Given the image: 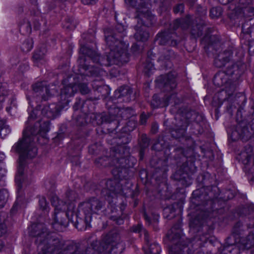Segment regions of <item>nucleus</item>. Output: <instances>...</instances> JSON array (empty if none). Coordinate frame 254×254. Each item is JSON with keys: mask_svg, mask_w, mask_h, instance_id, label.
<instances>
[{"mask_svg": "<svg viewBox=\"0 0 254 254\" xmlns=\"http://www.w3.org/2000/svg\"><path fill=\"white\" fill-rule=\"evenodd\" d=\"M30 235L37 237L36 243L41 249L38 254H120L123 245L120 242V237L116 232H110L101 242H93L85 251L75 250L73 246H65L64 240L56 234L47 232L44 224H33Z\"/></svg>", "mask_w": 254, "mask_h": 254, "instance_id": "1", "label": "nucleus"}, {"mask_svg": "<svg viewBox=\"0 0 254 254\" xmlns=\"http://www.w3.org/2000/svg\"><path fill=\"white\" fill-rule=\"evenodd\" d=\"M127 32L124 26L118 25L112 31L107 29L105 32V40L110 52L105 57H100L96 52L86 45L81 46L80 52L87 55L94 63L102 66L112 64L119 65L128 61V55L127 53V44L122 41Z\"/></svg>", "mask_w": 254, "mask_h": 254, "instance_id": "2", "label": "nucleus"}, {"mask_svg": "<svg viewBox=\"0 0 254 254\" xmlns=\"http://www.w3.org/2000/svg\"><path fill=\"white\" fill-rule=\"evenodd\" d=\"M50 130V121L48 119L37 122L32 127H27L23 131V137L12 147L11 151L19 154L17 173L15 176V183L17 186L18 192L21 188L22 175L26 165V159L35 157L37 149L33 142V136L39 132H46Z\"/></svg>", "mask_w": 254, "mask_h": 254, "instance_id": "3", "label": "nucleus"}, {"mask_svg": "<svg viewBox=\"0 0 254 254\" xmlns=\"http://www.w3.org/2000/svg\"><path fill=\"white\" fill-rule=\"evenodd\" d=\"M105 210V202L96 197H91L78 204L75 213L76 227L82 231L90 227L93 214L99 215Z\"/></svg>", "mask_w": 254, "mask_h": 254, "instance_id": "4", "label": "nucleus"}, {"mask_svg": "<svg viewBox=\"0 0 254 254\" xmlns=\"http://www.w3.org/2000/svg\"><path fill=\"white\" fill-rule=\"evenodd\" d=\"M52 190V194L50 196L51 201L52 205L55 207V210L51 225L56 231H63L68 226V221L65 217L69 221L75 223L76 224V212L74 211V205L71 204L67 208L64 204L62 203L61 205L58 197L53 192L54 187H53Z\"/></svg>", "mask_w": 254, "mask_h": 254, "instance_id": "5", "label": "nucleus"}, {"mask_svg": "<svg viewBox=\"0 0 254 254\" xmlns=\"http://www.w3.org/2000/svg\"><path fill=\"white\" fill-rule=\"evenodd\" d=\"M156 81L163 91L170 93L166 95L163 100H161L158 95H154L151 102L153 108H162L167 106L170 103L177 105L180 103V99L177 98L176 92L174 91L177 84L175 77L173 74L161 75Z\"/></svg>", "mask_w": 254, "mask_h": 254, "instance_id": "6", "label": "nucleus"}, {"mask_svg": "<svg viewBox=\"0 0 254 254\" xmlns=\"http://www.w3.org/2000/svg\"><path fill=\"white\" fill-rule=\"evenodd\" d=\"M113 141L117 145L111 148V154L118 159L117 166L122 165L124 167H133L136 160L130 155V148L127 145L130 141L129 135L126 132L119 138H114Z\"/></svg>", "mask_w": 254, "mask_h": 254, "instance_id": "7", "label": "nucleus"}, {"mask_svg": "<svg viewBox=\"0 0 254 254\" xmlns=\"http://www.w3.org/2000/svg\"><path fill=\"white\" fill-rule=\"evenodd\" d=\"M74 87L71 86H64L61 91L59 96V100L58 104L52 103L45 106L42 109L41 114L48 119H54L61 110L67 109L69 103L71 101L70 98L74 94Z\"/></svg>", "mask_w": 254, "mask_h": 254, "instance_id": "8", "label": "nucleus"}, {"mask_svg": "<svg viewBox=\"0 0 254 254\" xmlns=\"http://www.w3.org/2000/svg\"><path fill=\"white\" fill-rule=\"evenodd\" d=\"M135 112L130 108H121L114 106L109 109L108 114H103L100 116L101 124H109L108 130L113 132L115 131L123 120H126L132 117Z\"/></svg>", "mask_w": 254, "mask_h": 254, "instance_id": "9", "label": "nucleus"}, {"mask_svg": "<svg viewBox=\"0 0 254 254\" xmlns=\"http://www.w3.org/2000/svg\"><path fill=\"white\" fill-rule=\"evenodd\" d=\"M83 57H80L78 62L79 67L85 71V73L83 74L93 77H96L97 78L95 79L92 81V86L93 88L98 92L102 93L104 89L106 90L107 87L104 85L103 80L101 78L106 74V71L102 68L99 67H95L93 65H90L87 64L88 59L92 60L91 58L87 55H83Z\"/></svg>", "mask_w": 254, "mask_h": 254, "instance_id": "10", "label": "nucleus"}, {"mask_svg": "<svg viewBox=\"0 0 254 254\" xmlns=\"http://www.w3.org/2000/svg\"><path fill=\"white\" fill-rule=\"evenodd\" d=\"M128 176V174L126 178L119 179L115 177L116 179L103 181L101 182L103 186L102 193L109 196H112V194L126 195L131 185L127 180Z\"/></svg>", "mask_w": 254, "mask_h": 254, "instance_id": "11", "label": "nucleus"}, {"mask_svg": "<svg viewBox=\"0 0 254 254\" xmlns=\"http://www.w3.org/2000/svg\"><path fill=\"white\" fill-rule=\"evenodd\" d=\"M117 157H113L111 154V150L109 157L107 156L100 157L97 159L95 162L98 167H114L112 172L114 177L119 179L126 178L128 174V169L129 167H124L122 165H120L119 167L117 166Z\"/></svg>", "mask_w": 254, "mask_h": 254, "instance_id": "12", "label": "nucleus"}, {"mask_svg": "<svg viewBox=\"0 0 254 254\" xmlns=\"http://www.w3.org/2000/svg\"><path fill=\"white\" fill-rule=\"evenodd\" d=\"M33 98L39 100H48L57 93V87L55 85L47 86L45 81L39 82L33 85Z\"/></svg>", "mask_w": 254, "mask_h": 254, "instance_id": "13", "label": "nucleus"}, {"mask_svg": "<svg viewBox=\"0 0 254 254\" xmlns=\"http://www.w3.org/2000/svg\"><path fill=\"white\" fill-rule=\"evenodd\" d=\"M181 224L180 222L175 224L168 232L167 236L168 238L174 242L177 240V242L174 246H172L169 250V254H182V252H185V249L187 247L183 246L181 247L183 238L182 237Z\"/></svg>", "mask_w": 254, "mask_h": 254, "instance_id": "14", "label": "nucleus"}, {"mask_svg": "<svg viewBox=\"0 0 254 254\" xmlns=\"http://www.w3.org/2000/svg\"><path fill=\"white\" fill-rule=\"evenodd\" d=\"M252 0H233L234 12L240 17H249L254 15V7L252 6Z\"/></svg>", "mask_w": 254, "mask_h": 254, "instance_id": "15", "label": "nucleus"}, {"mask_svg": "<svg viewBox=\"0 0 254 254\" xmlns=\"http://www.w3.org/2000/svg\"><path fill=\"white\" fill-rule=\"evenodd\" d=\"M191 173L190 171L188 166L183 164L174 175L175 180L181 182L184 187H188L192 184Z\"/></svg>", "mask_w": 254, "mask_h": 254, "instance_id": "16", "label": "nucleus"}, {"mask_svg": "<svg viewBox=\"0 0 254 254\" xmlns=\"http://www.w3.org/2000/svg\"><path fill=\"white\" fill-rule=\"evenodd\" d=\"M114 98L120 102H129L135 99L132 88L128 86H123L117 89L115 91Z\"/></svg>", "mask_w": 254, "mask_h": 254, "instance_id": "17", "label": "nucleus"}, {"mask_svg": "<svg viewBox=\"0 0 254 254\" xmlns=\"http://www.w3.org/2000/svg\"><path fill=\"white\" fill-rule=\"evenodd\" d=\"M239 159L246 166L252 165L249 171L252 174H254V152L253 147L250 145H247L244 150L239 155Z\"/></svg>", "mask_w": 254, "mask_h": 254, "instance_id": "18", "label": "nucleus"}, {"mask_svg": "<svg viewBox=\"0 0 254 254\" xmlns=\"http://www.w3.org/2000/svg\"><path fill=\"white\" fill-rule=\"evenodd\" d=\"M175 33H171L169 32L159 33L156 36L155 41L160 45H169L176 46L178 41L175 39Z\"/></svg>", "mask_w": 254, "mask_h": 254, "instance_id": "19", "label": "nucleus"}, {"mask_svg": "<svg viewBox=\"0 0 254 254\" xmlns=\"http://www.w3.org/2000/svg\"><path fill=\"white\" fill-rule=\"evenodd\" d=\"M144 232L145 245L143 247L145 254H159L160 246L156 243H151L147 231Z\"/></svg>", "mask_w": 254, "mask_h": 254, "instance_id": "20", "label": "nucleus"}, {"mask_svg": "<svg viewBox=\"0 0 254 254\" xmlns=\"http://www.w3.org/2000/svg\"><path fill=\"white\" fill-rule=\"evenodd\" d=\"M141 25H140L138 22L137 25L135 26L136 33L134 34V38L138 41L144 42L148 40L149 37L148 28L145 24L143 20H141Z\"/></svg>", "mask_w": 254, "mask_h": 254, "instance_id": "21", "label": "nucleus"}, {"mask_svg": "<svg viewBox=\"0 0 254 254\" xmlns=\"http://www.w3.org/2000/svg\"><path fill=\"white\" fill-rule=\"evenodd\" d=\"M232 54V51L230 50L219 53L214 59V65L219 68L225 66L227 63L230 62Z\"/></svg>", "mask_w": 254, "mask_h": 254, "instance_id": "22", "label": "nucleus"}, {"mask_svg": "<svg viewBox=\"0 0 254 254\" xmlns=\"http://www.w3.org/2000/svg\"><path fill=\"white\" fill-rule=\"evenodd\" d=\"M78 195L75 191L71 190H68L65 193V200L64 201H61L59 200L60 203L62 205L64 204L66 206V208L69 206V205L73 204L75 207V205L74 203L77 198Z\"/></svg>", "mask_w": 254, "mask_h": 254, "instance_id": "23", "label": "nucleus"}, {"mask_svg": "<svg viewBox=\"0 0 254 254\" xmlns=\"http://www.w3.org/2000/svg\"><path fill=\"white\" fill-rule=\"evenodd\" d=\"M45 53L46 50L44 48L38 49L35 51L33 56V60L37 66L43 64L46 62Z\"/></svg>", "mask_w": 254, "mask_h": 254, "instance_id": "24", "label": "nucleus"}, {"mask_svg": "<svg viewBox=\"0 0 254 254\" xmlns=\"http://www.w3.org/2000/svg\"><path fill=\"white\" fill-rule=\"evenodd\" d=\"M175 55L174 52L170 49H163L160 53V56L158 58V61L162 63H166L174 59Z\"/></svg>", "mask_w": 254, "mask_h": 254, "instance_id": "25", "label": "nucleus"}, {"mask_svg": "<svg viewBox=\"0 0 254 254\" xmlns=\"http://www.w3.org/2000/svg\"><path fill=\"white\" fill-rule=\"evenodd\" d=\"M139 144L140 147V159H142L144 156V149L147 148L149 144V139L147 137L146 134H142L141 136Z\"/></svg>", "mask_w": 254, "mask_h": 254, "instance_id": "26", "label": "nucleus"}, {"mask_svg": "<svg viewBox=\"0 0 254 254\" xmlns=\"http://www.w3.org/2000/svg\"><path fill=\"white\" fill-rule=\"evenodd\" d=\"M19 30L23 34H29L31 32L32 28L30 21L27 19H23L19 23Z\"/></svg>", "mask_w": 254, "mask_h": 254, "instance_id": "27", "label": "nucleus"}, {"mask_svg": "<svg viewBox=\"0 0 254 254\" xmlns=\"http://www.w3.org/2000/svg\"><path fill=\"white\" fill-rule=\"evenodd\" d=\"M192 22V17L190 15L187 16L185 18L182 19H176L174 21V25L176 28L180 25L183 28L189 27Z\"/></svg>", "mask_w": 254, "mask_h": 254, "instance_id": "28", "label": "nucleus"}, {"mask_svg": "<svg viewBox=\"0 0 254 254\" xmlns=\"http://www.w3.org/2000/svg\"><path fill=\"white\" fill-rule=\"evenodd\" d=\"M144 218L148 223V224L153 225L154 229H157V224L159 221V215L157 213H152L150 216H148L146 213H144Z\"/></svg>", "mask_w": 254, "mask_h": 254, "instance_id": "29", "label": "nucleus"}, {"mask_svg": "<svg viewBox=\"0 0 254 254\" xmlns=\"http://www.w3.org/2000/svg\"><path fill=\"white\" fill-rule=\"evenodd\" d=\"M39 206L40 209L42 210L44 214H47L49 211V207L46 198L42 196L39 198Z\"/></svg>", "mask_w": 254, "mask_h": 254, "instance_id": "30", "label": "nucleus"}, {"mask_svg": "<svg viewBox=\"0 0 254 254\" xmlns=\"http://www.w3.org/2000/svg\"><path fill=\"white\" fill-rule=\"evenodd\" d=\"M136 126V121L134 119H131L127 123L126 126L123 127V131L125 132H130L135 129Z\"/></svg>", "mask_w": 254, "mask_h": 254, "instance_id": "31", "label": "nucleus"}, {"mask_svg": "<svg viewBox=\"0 0 254 254\" xmlns=\"http://www.w3.org/2000/svg\"><path fill=\"white\" fill-rule=\"evenodd\" d=\"M67 86H71L74 87V89L75 90L74 93L76 92L77 86H78L79 91L82 94H88L90 91L89 88L85 83H79L78 84V86H77L76 84H70Z\"/></svg>", "mask_w": 254, "mask_h": 254, "instance_id": "32", "label": "nucleus"}, {"mask_svg": "<svg viewBox=\"0 0 254 254\" xmlns=\"http://www.w3.org/2000/svg\"><path fill=\"white\" fill-rule=\"evenodd\" d=\"M8 92L6 84L0 82V104L5 100V97L8 95Z\"/></svg>", "mask_w": 254, "mask_h": 254, "instance_id": "33", "label": "nucleus"}, {"mask_svg": "<svg viewBox=\"0 0 254 254\" xmlns=\"http://www.w3.org/2000/svg\"><path fill=\"white\" fill-rule=\"evenodd\" d=\"M33 48V41L31 39H26L22 43L21 46V50L24 52L27 53L29 52Z\"/></svg>", "mask_w": 254, "mask_h": 254, "instance_id": "34", "label": "nucleus"}, {"mask_svg": "<svg viewBox=\"0 0 254 254\" xmlns=\"http://www.w3.org/2000/svg\"><path fill=\"white\" fill-rule=\"evenodd\" d=\"M190 33L194 38L201 36L202 34V26L198 24L193 26L191 28Z\"/></svg>", "mask_w": 254, "mask_h": 254, "instance_id": "35", "label": "nucleus"}, {"mask_svg": "<svg viewBox=\"0 0 254 254\" xmlns=\"http://www.w3.org/2000/svg\"><path fill=\"white\" fill-rule=\"evenodd\" d=\"M186 130V127H182L180 128L172 130L171 131V134L173 137L179 138L185 135Z\"/></svg>", "mask_w": 254, "mask_h": 254, "instance_id": "36", "label": "nucleus"}, {"mask_svg": "<svg viewBox=\"0 0 254 254\" xmlns=\"http://www.w3.org/2000/svg\"><path fill=\"white\" fill-rule=\"evenodd\" d=\"M204 220H200L198 218L196 217L193 219H192L190 223V227L192 228H196L200 227H205L203 225Z\"/></svg>", "mask_w": 254, "mask_h": 254, "instance_id": "37", "label": "nucleus"}, {"mask_svg": "<svg viewBox=\"0 0 254 254\" xmlns=\"http://www.w3.org/2000/svg\"><path fill=\"white\" fill-rule=\"evenodd\" d=\"M76 23L74 22L72 17H67L65 19V23L64 27L67 29L72 30L76 27Z\"/></svg>", "mask_w": 254, "mask_h": 254, "instance_id": "38", "label": "nucleus"}, {"mask_svg": "<svg viewBox=\"0 0 254 254\" xmlns=\"http://www.w3.org/2000/svg\"><path fill=\"white\" fill-rule=\"evenodd\" d=\"M222 13V10L220 7L212 8L210 10V16L212 18H215L219 17Z\"/></svg>", "mask_w": 254, "mask_h": 254, "instance_id": "39", "label": "nucleus"}, {"mask_svg": "<svg viewBox=\"0 0 254 254\" xmlns=\"http://www.w3.org/2000/svg\"><path fill=\"white\" fill-rule=\"evenodd\" d=\"M143 67L144 72L148 75L154 69V65L153 63L150 61H146V63L144 64Z\"/></svg>", "mask_w": 254, "mask_h": 254, "instance_id": "40", "label": "nucleus"}, {"mask_svg": "<svg viewBox=\"0 0 254 254\" xmlns=\"http://www.w3.org/2000/svg\"><path fill=\"white\" fill-rule=\"evenodd\" d=\"M34 17L32 18L33 20V26L34 28L36 30H38L40 27V23L39 22V20H37V18H39L40 13L37 10L34 12Z\"/></svg>", "mask_w": 254, "mask_h": 254, "instance_id": "41", "label": "nucleus"}, {"mask_svg": "<svg viewBox=\"0 0 254 254\" xmlns=\"http://www.w3.org/2000/svg\"><path fill=\"white\" fill-rule=\"evenodd\" d=\"M8 192L6 190L2 189L0 190V202L3 204L8 197Z\"/></svg>", "mask_w": 254, "mask_h": 254, "instance_id": "42", "label": "nucleus"}, {"mask_svg": "<svg viewBox=\"0 0 254 254\" xmlns=\"http://www.w3.org/2000/svg\"><path fill=\"white\" fill-rule=\"evenodd\" d=\"M132 231L135 233H138L140 234V235H143V231H147L146 230L142 228V225L141 224H138L136 226H132L131 228Z\"/></svg>", "mask_w": 254, "mask_h": 254, "instance_id": "43", "label": "nucleus"}, {"mask_svg": "<svg viewBox=\"0 0 254 254\" xmlns=\"http://www.w3.org/2000/svg\"><path fill=\"white\" fill-rule=\"evenodd\" d=\"M173 212H174V210L173 208L171 207H167L163 210L164 216L167 218H170L174 216V214L172 216H170V215L168 214V213H170L171 214Z\"/></svg>", "mask_w": 254, "mask_h": 254, "instance_id": "44", "label": "nucleus"}, {"mask_svg": "<svg viewBox=\"0 0 254 254\" xmlns=\"http://www.w3.org/2000/svg\"><path fill=\"white\" fill-rule=\"evenodd\" d=\"M144 0H125V2L132 6H137L142 3Z\"/></svg>", "mask_w": 254, "mask_h": 254, "instance_id": "45", "label": "nucleus"}, {"mask_svg": "<svg viewBox=\"0 0 254 254\" xmlns=\"http://www.w3.org/2000/svg\"><path fill=\"white\" fill-rule=\"evenodd\" d=\"M165 147V144L161 142V141H158L152 146V149L156 151H161Z\"/></svg>", "mask_w": 254, "mask_h": 254, "instance_id": "46", "label": "nucleus"}, {"mask_svg": "<svg viewBox=\"0 0 254 254\" xmlns=\"http://www.w3.org/2000/svg\"><path fill=\"white\" fill-rule=\"evenodd\" d=\"M38 110H33L31 113L30 114L29 116L27 122V124H28L31 122L32 120H34L36 118V116L38 114Z\"/></svg>", "mask_w": 254, "mask_h": 254, "instance_id": "47", "label": "nucleus"}, {"mask_svg": "<svg viewBox=\"0 0 254 254\" xmlns=\"http://www.w3.org/2000/svg\"><path fill=\"white\" fill-rule=\"evenodd\" d=\"M239 69V65L237 64H233L231 65V67L228 68V72L230 74H235V72L238 70Z\"/></svg>", "mask_w": 254, "mask_h": 254, "instance_id": "48", "label": "nucleus"}, {"mask_svg": "<svg viewBox=\"0 0 254 254\" xmlns=\"http://www.w3.org/2000/svg\"><path fill=\"white\" fill-rule=\"evenodd\" d=\"M10 129L8 127H4L0 130V135H3V137L6 134L10 132Z\"/></svg>", "mask_w": 254, "mask_h": 254, "instance_id": "49", "label": "nucleus"}, {"mask_svg": "<svg viewBox=\"0 0 254 254\" xmlns=\"http://www.w3.org/2000/svg\"><path fill=\"white\" fill-rule=\"evenodd\" d=\"M131 51L134 54L140 52V49L139 45L136 43H134L131 48Z\"/></svg>", "mask_w": 254, "mask_h": 254, "instance_id": "50", "label": "nucleus"}, {"mask_svg": "<svg viewBox=\"0 0 254 254\" xmlns=\"http://www.w3.org/2000/svg\"><path fill=\"white\" fill-rule=\"evenodd\" d=\"M148 117L145 114H142L140 116V123L141 125L145 124Z\"/></svg>", "mask_w": 254, "mask_h": 254, "instance_id": "51", "label": "nucleus"}, {"mask_svg": "<svg viewBox=\"0 0 254 254\" xmlns=\"http://www.w3.org/2000/svg\"><path fill=\"white\" fill-rule=\"evenodd\" d=\"M184 9V5L183 4H179L178 5H177L174 8V11L175 13H177L179 12L183 11Z\"/></svg>", "mask_w": 254, "mask_h": 254, "instance_id": "52", "label": "nucleus"}, {"mask_svg": "<svg viewBox=\"0 0 254 254\" xmlns=\"http://www.w3.org/2000/svg\"><path fill=\"white\" fill-rule=\"evenodd\" d=\"M6 232V226L4 224H0V237L2 236Z\"/></svg>", "mask_w": 254, "mask_h": 254, "instance_id": "53", "label": "nucleus"}, {"mask_svg": "<svg viewBox=\"0 0 254 254\" xmlns=\"http://www.w3.org/2000/svg\"><path fill=\"white\" fill-rule=\"evenodd\" d=\"M84 4H93L96 2L97 0H81Z\"/></svg>", "mask_w": 254, "mask_h": 254, "instance_id": "54", "label": "nucleus"}, {"mask_svg": "<svg viewBox=\"0 0 254 254\" xmlns=\"http://www.w3.org/2000/svg\"><path fill=\"white\" fill-rule=\"evenodd\" d=\"M81 105V101L79 100L78 101H77L74 104L73 108L74 110L76 111L77 110Z\"/></svg>", "mask_w": 254, "mask_h": 254, "instance_id": "55", "label": "nucleus"}, {"mask_svg": "<svg viewBox=\"0 0 254 254\" xmlns=\"http://www.w3.org/2000/svg\"><path fill=\"white\" fill-rule=\"evenodd\" d=\"M158 128V124L156 123L153 124L152 125V127H151V132L153 133H155L156 132H157Z\"/></svg>", "mask_w": 254, "mask_h": 254, "instance_id": "56", "label": "nucleus"}, {"mask_svg": "<svg viewBox=\"0 0 254 254\" xmlns=\"http://www.w3.org/2000/svg\"><path fill=\"white\" fill-rule=\"evenodd\" d=\"M5 170L0 166V180L4 176Z\"/></svg>", "mask_w": 254, "mask_h": 254, "instance_id": "57", "label": "nucleus"}, {"mask_svg": "<svg viewBox=\"0 0 254 254\" xmlns=\"http://www.w3.org/2000/svg\"><path fill=\"white\" fill-rule=\"evenodd\" d=\"M114 220H116V223L119 225L122 224L124 223L123 219L121 218H117L116 219H115Z\"/></svg>", "mask_w": 254, "mask_h": 254, "instance_id": "58", "label": "nucleus"}, {"mask_svg": "<svg viewBox=\"0 0 254 254\" xmlns=\"http://www.w3.org/2000/svg\"><path fill=\"white\" fill-rule=\"evenodd\" d=\"M205 201L206 202L204 204V205L207 204L209 203L211 204L212 202V199L211 198V197L209 196L208 198H205Z\"/></svg>", "mask_w": 254, "mask_h": 254, "instance_id": "59", "label": "nucleus"}, {"mask_svg": "<svg viewBox=\"0 0 254 254\" xmlns=\"http://www.w3.org/2000/svg\"><path fill=\"white\" fill-rule=\"evenodd\" d=\"M17 208V205L15 203L11 209V213H14Z\"/></svg>", "mask_w": 254, "mask_h": 254, "instance_id": "60", "label": "nucleus"}, {"mask_svg": "<svg viewBox=\"0 0 254 254\" xmlns=\"http://www.w3.org/2000/svg\"><path fill=\"white\" fill-rule=\"evenodd\" d=\"M221 78L220 74L217 73L216 74H215V75L214 77V82L216 81L218 79V78Z\"/></svg>", "mask_w": 254, "mask_h": 254, "instance_id": "61", "label": "nucleus"}, {"mask_svg": "<svg viewBox=\"0 0 254 254\" xmlns=\"http://www.w3.org/2000/svg\"><path fill=\"white\" fill-rule=\"evenodd\" d=\"M5 158V155L3 153L0 152V162L3 161Z\"/></svg>", "mask_w": 254, "mask_h": 254, "instance_id": "62", "label": "nucleus"}, {"mask_svg": "<svg viewBox=\"0 0 254 254\" xmlns=\"http://www.w3.org/2000/svg\"><path fill=\"white\" fill-rule=\"evenodd\" d=\"M30 1L32 4L34 5H37V0H30Z\"/></svg>", "mask_w": 254, "mask_h": 254, "instance_id": "63", "label": "nucleus"}, {"mask_svg": "<svg viewBox=\"0 0 254 254\" xmlns=\"http://www.w3.org/2000/svg\"><path fill=\"white\" fill-rule=\"evenodd\" d=\"M10 110H11V107H7L6 108V110L8 113L10 112Z\"/></svg>", "mask_w": 254, "mask_h": 254, "instance_id": "64", "label": "nucleus"}]
</instances>
